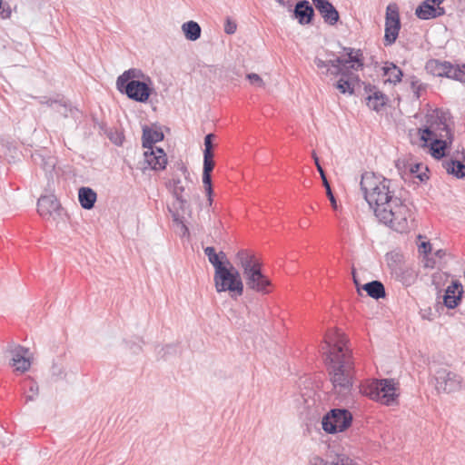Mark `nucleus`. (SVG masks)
Segmentation results:
<instances>
[{
  "label": "nucleus",
  "instance_id": "nucleus-13",
  "mask_svg": "<svg viewBox=\"0 0 465 465\" xmlns=\"http://www.w3.org/2000/svg\"><path fill=\"white\" fill-rule=\"evenodd\" d=\"M6 351L12 355L10 364L15 368V371L25 373L30 369L32 361L29 357L30 351L28 348L12 342L7 345Z\"/></svg>",
  "mask_w": 465,
  "mask_h": 465
},
{
  "label": "nucleus",
  "instance_id": "nucleus-3",
  "mask_svg": "<svg viewBox=\"0 0 465 465\" xmlns=\"http://www.w3.org/2000/svg\"><path fill=\"white\" fill-rule=\"evenodd\" d=\"M236 263L242 269V274L247 287L256 292L268 294L272 282L262 272V262L249 250H240L236 253Z\"/></svg>",
  "mask_w": 465,
  "mask_h": 465
},
{
  "label": "nucleus",
  "instance_id": "nucleus-26",
  "mask_svg": "<svg viewBox=\"0 0 465 465\" xmlns=\"http://www.w3.org/2000/svg\"><path fill=\"white\" fill-rule=\"evenodd\" d=\"M347 58L343 59L342 65L345 68L348 64H352L351 68L360 70L363 68L362 53L360 49L354 50L351 47H343Z\"/></svg>",
  "mask_w": 465,
  "mask_h": 465
},
{
  "label": "nucleus",
  "instance_id": "nucleus-9",
  "mask_svg": "<svg viewBox=\"0 0 465 465\" xmlns=\"http://www.w3.org/2000/svg\"><path fill=\"white\" fill-rule=\"evenodd\" d=\"M213 134H208L204 137V151H203V183L204 185L205 193L208 197V203L213 204V185L211 173L214 168L213 153Z\"/></svg>",
  "mask_w": 465,
  "mask_h": 465
},
{
  "label": "nucleus",
  "instance_id": "nucleus-12",
  "mask_svg": "<svg viewBox=\"0 0 465 465\" xmlns=\"http://www.w3.org/2000/svg\"><path fill=\"white\" fill-rule=\"evenodd\" d=\"M401 30L400 14L397 5L390 4L386 8L384 45H393Z\"/></svg>",
  "mask_w": 465,
  "mask_h": 465
},
{
  "label": "nucleus",
  "instance_id": "nucleus-51",
  "mask_svg": "<svg viewBox=\"0 0 465 465\" xmlns=\"http://www.w3.org/2000/svg\"><path fill=\"white\" fill-rule=\"evenodd\" d=\"M322 183L326 189V191L328 190V188H331V185L326 178V175H324V178H322Z\"/></svg>",
  "mask_w": 465,
  "mask_h": 465
},
{
  "label": "nucleus",
  "instance_id": "nucleus-48",
  "mask_svg": "<svg viewBox=\"0 0 465 465\" xmlns=\"http://www.w3.org/2000/svg\"><path fill=\"white\" fill-rule=\"evenodd\" d=\"M326 194H327V196H328V198H329V200L331 202V204L332 208L336 210L337 207H338L337 206V202H336V199H335V197L333 195L331 188H328V190L326 191Z\"/></svg>",
  "mask_w": 465,
  "mask_h": 465
},
{
  "label": "nucleus",
  "instance_id": "nucleus-5",
  "mask_svg": "<svg viewBox=\"0 0 465 465\" xmlns=\"http://www.w3.org/2000/svg\"><path fill=\"white\" fill-rule=\"evenodd\" d=\"M390 207L379 210L376 215L380 223L398 232L409 230V220L411 218V210L401 196L394 199Z\"/></svg>",
  "mask_w": 465,
  "mask_h": 465
},
{
  "label": "nucleus",
  "instance_id": "nucleus-28",
  "mask_svg": "<svg viewBox=\"0 0 465 465\" xmlns=\"http://www.w3.org/2000/svg\"><path fill=\"white\" fill-rule=\"evenodd\" d=\"M429 142L430 153L435 159H441L446 155V149L450 144L448 139L432 138Z\"/></svg>",
  "mask_w": 465,
  "mask_h": 465
},
{
  "label": "nucleus",
  "instance_id": "nucleus-47",
  "mask_svg": "<svg viewBox=\"0 0 465 465\" xmlns=\"http://www.w3.org/2000/svg\"><path fill=\"white\" fill-rule=\"evenodd\" d=\"M419 250L420 252L428 254L431 251V244L429 242H422L419 246Z\"/></svg>",
  "mask_w": 465,
  "mask_h": 465
},
{
  "label": "nucleus",
  "instance_id": "nucleus-20",
  "mask_svg": "<svg viewBox=\"0 0 465 465\" xmlns=\"http://www.w3.org/2000/svg\"><path fill=\"white\" fill-rule=\"evenodd\" d=\"M452 67L453 64L450 62L437 59L428 61L425 66L428 73L435 76L447 78H450Z\"/></svg>",
  "mask_w": 465,
  "mask_h": 465
},
{
  "label": "nucleus",
  "instance_id": "nucleus-11",
  "mask_svg": "<svg viewBox=\"0 0 465 465\" xmlns=\"http://www.w3.org/2000/svg\"><path fill=\"white\" fill-rule=\"evenodd\" d=\"M395 391L394 382L392 380L389 379L374 381L365 389V393L369 395L371 400L386 405H390L394 401L396 397Z\"/></svg>",
  "mask_w": 465,
  "mask_h": 465
},
{
  "label": "nucleus",
  "instance_id": "nucleus-50",
  "mask_svg": "<svg viewBox=\"0 0 465 465\" xmlns=\"http://www.w3.org/2000/svg\"><path fill=\"white\" fill-rule=\"evenodd\" d=\"M276 2L282 6H291L292 5L289 1L286 2L285 0H276Z\"/></svg>",
  "mask_w": 465,
  "mask_h": 465
},
{
  "label": "nucleus",
  "instance_id": "nucleus-19",
  "mask_svg": "<svg viewBox=\"0 0 465 465\" xmlns=\"http://www.w3.org/2000/svg\"><path fill=\"white\" fill-rule=\"evenodd\" d=\"M314 16V9L308 0L298 1L293 9V17L302 25L312 23Z\"/></svg>",
  "mask_w": 465,
  "mask_h": 465
},
{
  "label": "nucleus",
  "instance_id": "nucleus-41",
  "mask_svg": "<svg viewBox=\"0 0 465 465\" xmlns=\"http://www.w3.org/2000/svg\"><path fill=\"white\" fill-rule=\"evenodd\" d=\"M51 372L54 377H56L59 380L64 379L65 371L63 366L54 362L51 368Z\"/></svg>",
  "mask_w": 465,
  "mask_h": 465
},
{
  "label": "nucleus",
  "instance_id": "nucleus-22",
  "mask_svg": "<svg viewBox=\"0 0 465 465\" xmlns=\"http://www.w3.org/2000/svg\"><path fill=\"white\" fill-rule=\"evenodd\" d=\"M315 8L321 14L325 23L334 25L339 21V12L329 0L322 1V3L315 5Z\"/></svg>",
  "mask_w": 465,
  "mask_h": 465
},
{
  "label": "nucleus",
  "instance_id": "nucleus-44",
  "mask_svg": "<svg viewBox=\"0 0 465 465\" xmlns=\"http://www.w3.org/2000/svg\"><path fill=\"white\" fill-rule=\"evenodd\" d=\"M411 85L415 96L420 98V91L424 89L423 84L416 77L413 76L411 82Z\"/></svg>",
  "mask_w": 465,
  "mask_h": 465
},
{
  "label": "nucleus",
  "instance_id": "nucleus-1",
  "mask_svg": "<svg viewBox=\"0 0 465 465\" xmlns=\"http://www.w3.org/2000/svg\"><path fill=\"white\" fill-rule=\"evenodd\" d=\"M327 350L325 364L333 391L341 397L346 396L352 387L353 361L343 332L331 331L325 336Z\"/></svg>",
  "mask_w": 465,
  "mask_h": 465
},
{
  "label": "nucleus",
  "instance_id": "nucleus-16",
  "mask_svg": "<svg viewBox=\"0 0 465 465\" xmlns=\"http://www.w3.org/2000/svg\"><path fill=\"white\" fill-rule=\"evenodd\" d=\"M144 163L146 166L143 169L150 168L154 171L163 170L167 164L166 153L162 148L153 147L147 149L144 153Z\"/></svg>",
  "mask_w": 465,
  "mask_h": 465
},
{
  "label": "nucleus",
  "instance_id": "nucleus-8",
  "mask_svg": "<svg viewBox=\"0 0 465 465\" xmlns=\"http://www.w3.org/2000/svg\"><path fill=\"white\" fill-rule=\"evenodd\" d=\"M420 140L424 142V145L428 146V143L432 138H445L450 143H452L453 135L451 130L447 124V119L443 113H437L436 118L430 122V125L424 129H420Z\"/></svg>",
  "mask_w": 465,
  "mask_h": 465
},
{
  "label": "nucleus",
  "instance_id": "nucleus-43",
  "mask_svg": "<svg viewBox=\"0 0 465 465\" xmlns=\"http://www.w3.org/2000/svg\"><path fill=\"white\" fill-rule=\"evenodd\" d=\"M246 78L250 81V83L252 85H255L257 87H262L264 85L263 80L257 74H254V73L248 74L246 75Z\"/></svg>",
  "mask_w": 465,
  "mask_h": 465
},
{
  "label": "nucleus",
  "instance_id": "nucleus-6",
  "mask_svg": "<svg viewBox=\"0 0 465 465\" xmlns=\"http://www.w3.org/2000/svg\"><path fill=\"white\" fill-rule=\"evenodd\" d=\"M227 265L214 271L213 282L217 292H228L232 299L236 300L243 293V282L240 272L229 261Z\"/></svg>",
  "mask_w": 465,
  "mask_h": 465
},
{
  "label": "nucleus",
  "instance_id": "nucleus-31",
  "mask_svg": "<svg viewBox=\"0 0 465 465\" xmlns=\"http://www.w3.org/2000/svg\"><path fill=\"white\" fill-rule=\"evenodd\" d=\"M310 465H355V463L346 455H338L331 461L324 460L322 458L315 456L311 460Z\"/></svg>",
  "mask_w": 465,
  "mask_h": 465
},
{
  "label": "nucleus",
  "instance_id": "nucleus-37",
  "mask_svg": "<svg viewBox=\"0 0 465 465\" xmlns=\"http://www.w3.org/2000/svg\"><path fill=\"white\" fill-rule=\"evenodd\" d=\"M28 380L30 383L28 386V390L25 392V403L35 401L39 395L38 383L31 377H28Z\"/></svg>",
  "mask_w": 465,
  "mask_h": 465
},
{
  "label": "nucleus",
  "instance_id": "nucleus-46",
  "mask_svg": "<svg viewBox=\"0 0 465 465\" xmlns=\"http://www.w3.org/2000/svg\"><path fill=\"white\" fill-rule=\"evenodd\" d=\"M237 29V25L235 24V22L230 20V19H227L226 20V23L224 25V32L228 35H232L235 33Z\"/></svg>",
  "mask_w": 465,
  "mask_h": 465
},
{
  "label": "nucleus",
  "instance_id": "nucleus-34",
  "mask_svg": "<svg viewBox=\"0 0 465 465\" xmlns=\"http://www.w3.org/2000/svg\"><path fill=\"white\" fill-rule=\"evenodd\" d=\"M182 29L186 39L190 41H196L201 37V26L194 21H188L183 23Z\"/></svg>",
  "mask_w": 465,
  "mask_h": 465
},
{
  "label": "nucleus",
  "instance_id": "nucleus-32",
  "mask_svg": "<svg viewBox=\"0 0 465 465\" xmlns=\"http://www.w3.org/2000/svg\"><path fill=\"white\" fill-rule=\"evenodd\" d=\"M362 289L367 292L370 297L375 300L384 298L386 295L384 285L380 281L367 282L362 286Z\"/></svg>",
  "mask_w": 465,
  "mask_h": 465
},
{
  "label": "nucleus",
  "instance_id": "nucleus-33",
  "mask_svg": "<svg viewBox=\"0 0 465 465\" xmlns=\"http://www.w3.org/2000/svg\"><path fill=\"white\" fill-rule=\"evenodd\" d=\"M204 254L208 257L209 262L214 267V271L225 265L223 259L227 261L223 252L216 253L215 249L212 246L204 248Z\"/></svg>",
  "mask_w": 465,
  "mask_h": 465
},
{
  "label": "nucleus",
  "instance_id": "nucleus-10",
  "mask_svg": "<svg viewBox=\"0 0 465 465\" xmlns=\"http://www.w3.org/2000/svg\"><path fill=\"white\" fill-rule=\"evenodd\" d=\"M168 186L172 190L173 195L176 200V202L173 203V206L169 207V212L171 213L173 221L176 224L182 225V228L183 229L184 233L188 232V228L184 224V217H183L184 208L187 203V200L183 195L185 189L182 185V182L180 179L171 180L169 182Z\"/></svg>",
  "mask_w": 465,
  "mask_h": 465
},
{
  "label": "nucleus",
  "instance_id": "nucleus-18",
  "mask_svg": "<svg viewBox=\"0 0 465 465\" xmlns=\"http://www.w3.org/2000/svg\"><path fill=\"white\" fill-rule=\"evenodd\" d=\"M343 58L335 57L333 59L322 60L319 57L314 59L315 65L322 70V74L325 75H344L345 69L342 65Z\"/></svg>",
  "mask_w": 465,
  "mask_h": 465
},
{
  "label": "nucleus",
  "instance_id": "nucleus-7",
  "mask_svg": "<svg viewBox=\"0 0 465 465\" xmlns=\"http://www.w3.org/2000/svg\"><path fill=\"white\" fill-rule=\"evenodd\" d=\"M352 422V415L347 409H331L322 420L325 432L334 434L347 430Z\"/></svg>",
  "mask_w": 465,
  "mask_h": 465
},
{
  "label": "nucleus",
  "instance_id": "nucleus-55",
  "mask_svg": "<svg viewBox=\"0 0 465 465\" xmlns=\"http://www.w3.org/2000/svg\"><path fill=\"white\" fill-rule=\"evenodd\" d=\"M314 163L316 164V167H318V164H320L319 158H316V160H314Z\"/></svg>",
  "mask_w": 465,
  "mask_h": 465
},
{
  "label": "nucleus",
  "instance_id": "nucleus-30",
  "mask_svg": "<svg viewBox=\"0 0 465 465\" xmlns=\"http://www.w3.org/2000/svg\"><path fill=\"white\" fill-rule=\"evenodd\" d=\"M56 112L62 114L64 117H72L77 119L80 115V111L72 105L71 102L65 99L63 95L55 107Z\"/></svg>",
  "mask_w": 465,
  "mask_h": 465
},
{
  "label": "nucleus",
  "instance_id": "nucleus-54",
  "mask_svg": "<svg viewBox=\"0 0 465 465\" xmlns=\"http://www.w3.org/2000/svg\"><path fill=\"white\" fill-rule=\"evenodd\" d=\"M443 254H444V252L442 250H439L436 252V255L439 256V257H441Z\"/></svg>",
  "mask_w": 465,
  "mask_h": 465
},
{
  "label": "nucleus",
  "instance_id": "nucleus-23",
  "mask_svg": "<svg viewBox=\"0 0 465 465\" xmlns=\"http://www.w3.org/2000/svg\"><path fill=\"white\" fill-rule=\"evenodd\" d=\"M393 274L396 281L400 282L406 287L413 285L418 278V272L409 266L396 268Z\"/></svg>",
  "mask_w": 465,
  "mask_h": 465
},
{
  "label": "nucleus",
  "instance_id": "nucleus-52",
  "mask_svg": "<svg viewBox=\"0 0 465 465\" xmlns=\"http://www.w3.org/2000/svg\"><path fill=\"white\" fill-rule=\"evenodd\" d=\"M352 277H353V282H354V283H355V285L357 287V290L359 291L360 290V284H359V282H358V280L356 278L354 271L352 272Z\"/></svg>",
  "mask_w": 465,
  "mask_h": 465
},
{
  "label": "nucleus",
  "instance_id": "nucleus-56",
  "mask_svg": "<svg viewBox=\"0 0 465 465\" xmlns=\"http://www.w3.org/2000/svg\"><path fill=\"white\" fill-rule=\"evenodd\" d=\"M307 225H308V223H307L306 222H302V223H301V226H302V227H305V226H307Z\"/></svg>",
  "mask_w": 465,
  "mask_h": 465
},
{
  "label": "nucleus",
  "instance_id": "nucleus-4",
  "mask_svg": "<svg viewBox=\"0 0 465 465\" xmlns=\"http://www.w3.org/2000/svg\"><path fill=\"white\" fill-rule=\"evenodd\" d=\"M141 76H143L141 70L132 68L124 71L117 77V90L133 101L147 102L153 92L152 80L146 77L141 81Z\"/></svg>",
  "mask_w": 465,
  "mask_h": 465
},
{
  "label": "nucleus",
  "instance_id": "nucleus-49",
  "mask_svg": "<svg viewBox=\"0 0 465 465\" xmlns=\"http://www.w3.org/2000/svg\"><path fill=\"white\" fill-rule=\"evenodd\" d=\"M444 0H424V2L428 3V4H431L435 6H440V5L443 2Z\"/></svg>",
  "mask_w": 465,
  "mask_h": 465
},
{
  "label": "nucleus",
  "instance_id": "nucleus-17",
  "mask_svg": "<svg viewBox=\"0 0 465 465\" xmlns=\"http://www.w3.org/2000/svg\"><path fill=\"white\" fill-rule=\"evenodd\" d=\"M37 212L45 219L60 215L61 205L54 195H44L38 199Z\"/></svg>",
  "mask_w": 465,
  "mask_h": 465
},
{
  "label": "nucleus",
  "instance_id": "nucleus-40",
  "mask_svg": "<svg viewBox=\"0 0 465 465\" xmlns=\"http://www.w3.org/2000/svg\"><path fill=\"white\" fill-rule=\"evenodd\" d=\"M450 79L465 83V64L461 65H453Z\"/></svg>",
  "mask_w": 465,
  "mask_h": 465
},
{
  "label": "nucleus",
  "instance_id": "nucleus-53",
  "mask_svg": "<svg viewBox=\"0 0 465 465\" xmlns=\"http://www.w3.org/2000/svg\"><path fill=\"white\" fill-rule=\"evenodd\" d=\"M317 170L320 173L321 177L324 178L325 173H324L323 168L322 167L321 164H318Z\"/></svg>",
  "mask_w": 465,
  "mask_h": 465
},
{
  "label": "nucleus",
  "instance_id": "nucleus-38",
  "mask_svg": "<svg viewBox=\"0 0 465 465\" xmlns=\"http://www.w3.org/2000/svg\"><path fill=\"white\" fill-rule=\"evenodd\" d=\"M346 75H347L346 73H345L344 75H341V78L336 84V88L341 94L349 93V94H351L353 93V90H354L353 89V85L351 84V83L348 79L344 78Z\"/></svg>",
  "mask_w": 465,
  "mask_h": 465
},
{
  "label": "nucleus",
  "instance_id": "nucleus-57",
  "mask_svg": "<svg viewBox=\"0 0 465 465\" xmlns=\"http://www.w3.org/2000/svg\"><path fill=\"white\" fill-rule=\"evenodd\" d=\"M312 157H313L314 160H316V158H318V156L316 155L315 153H312Z\"/></svg>",
  "mask_w": 465,
  "mask_h": 465
},
{
  "label": "nucleus",
  "instance_id": "nucleus-42",
  "mask_svg": "<svg viewBox=\"0 0 465 465\" xmlns=\"http://www.w3.org/2000/svg\"><path fill=\"white\" fill-rule=\"evenodd\" d=\"M420 164L415 163L411 166L410 172L411 173L414 174L417 178L420 179V181L424 182L429 177L425 173H420Z\"/></svg>",
  "mask_w": 465,
  "mask_h": 465
},
{
  "label": "nucleus",
  "instance_id": "nucleus-27",
  "mask_svg": "<svg viewBox=\"0 0 465 465\" xmlns=\"http://www.w3.org/2000/svg\"><path fill=\"white\" fill-rule=\"evenodd\" d=\"M97 199L96 193L89 187H81L78 191V200L81 206L85 210H90L94 206Z\"/></svg>",
  "mask_w": 465,
  "mask_h": 465
},
{
  "label": "nucleus",
  "instance_id": "nucleus-25",
  "mask_svg": "<svg viewBox=\"0 0 465 465\" xmlns=\"http://www.w3.org/2000/svg\"><path fill=\"white\" fill-rule=\"evenodd\" d=\"M163 139V134L157 128L143 126V146L146 149H152L153 144Z\"/></svg>",
  "mask_w": 465,
  "mask_h": 465
},
{
  "label": "nucleus",
  "instance_id": "nucleus-36",
  "mask_svg": "<svg viewBox=\"0 0 465 465\" xmlns=\"http://www.w3.org/2000/svg\"><path fill=\"white\" fill-rule=\"evenodd\" d=\"M34 161L42 166L46 173H51L55 166V159L52 156L43 157L40 154L34 156Z\"/></svg>",
  "mask_w": 465,
  "mask_h": 465
},
{
  "label": "nucleus",
  "instance_id": "nucleus-14",
  "mask_svg": "<svg viewBox=\"0 0 465 465\" xmlns=\"http://www.w3.org/2000/svg\"><path fill=\"white\" fill-rule=\"evenodd\" d=\"M436 389L450 393L457 391L461 387V378L457 373L447 369H440L436 372Z\"/></svg>",
  "mask_w": 465,
  "mask_h": 465
},
{
  "label": "nucleus",
  "instance_id": "nucleus-39",
  "mask_svg": "<svg viewBox=\"0 0 465 465\" xmlns=\"http://www.w3.org/2000/svg\"><path fill=\"white\" fill-rule=\"evenodd\" d=\"M61 94H55L54 96H39V97H35V99H37L38 103L41 104H45L49 107H52V108H54L57 106L60 99H61Z\"/></svg>",
  "mask_w": 465,
  "mask_h": 465
},
{
  "label": "nucleus",
  "instance_id": "nucleus-21",
  "mask_svg": "<svg viewBox=\"0 0 465 465\" xmlns=\"http://www.w3.org/2000/svg\"><path fill=\"white\" fill-rule=\"evenodd\" d=\"M465 150L461 152V160L447 159L442 162V166L446 170L447 173L453 175L457 179H462L465 177Z\"/></svg>",
  "mask_w": 465,
  "mask_h": 465
},
{
  "label": "nucleus",
  "instance_id": "nucleus-2",
  "mask_svg": "<svg viewBox=\"0 0 465 465\" xmlns=\"http://www.w3.org/2000/svg\"><path fill=\"white\" fill-rule=\"evenodd\" d=\"M360 185L364 199L373 210L375 216L379 210L390 207L392 201L399 197L395 194L393 182L381 174L365 172L361 175Z\"/></svg>",
  "mask_w": 465,
  "mask_h": 465
},
{
  "label": "nucleus",
  "instance_id": "nucleus-35",
  "mask_svg": "<svg viewBox=\"0 0 465 465\" xmlns=\"http://www.w3.org/2000/svg\"><path fill=\"white\" fill-rule=\"evenodd\" d=\"M367 100L368 107L379 112L385 105L387 98L382 93L377 91L369 95Z\"/></svg>",
  "mask_w": 465,
  "mask_h": 465
},
{
  "label": "nucleus",
  "instance_id": "nucleus-29",
  "mask_svg": "<svg viewBox=\"0 0 465 465\" xmlns=\"http://www.w3.org/2000/svg\"><path fill=\"white\" fill-rule=\"evenodd\" d=\"M383 74L388 76L387 81L391 84H399L403 76V72L392 62H386L382 67Z\"/></svg>",
  "mask_w": 465,
  "mask_h": 465
},
{
  "label": "nucleus",
  "instance_id": "nucleus-15",
  "mask_svg": "<svg viewBox=\"0 0 465 465\" xmlns=\"http://www.w3.org/2000/svg\"><path fill=\"white\" fill-rule=\"evenodd\" d=\"M463 293L461 282L458 280L452 281L442 295L443 305L448 309H455L460 303Z\"/></svg>",
  "mask_w": 465,
  "mask_h": 465
},
{
  "label": "nucleus",
  "instance_id": "nucleus-45",
  "mask_svg": "<svg viewBox=\"0 0 465 465\" xmlns=\"http://www.w3.org/2000/svg\"><path fill=\"white\" fill-rule=\"evenodd\" d=\"M143 341L140 338H135L134 341H129V348L134 353H138L142 350Z\"/></svg>",
  "mask_w": 465,
  "mask_h": 465
},
{
  "label": "nucleus",
  "instance_id": "nucleus-24",
  "mask_svg": "<svg viewBox=\"0 0 465 465\" xmlns=\"http://www.w3.org/2000/svg\"><path fill=\"white\" fill-rule=\"evenodd\" d=\"M445 14V10L441 6H435L431 4L422 2L416 9L415 15L422 20H429L439 17Z\"/></svg>",
  "mask_w": 465,
  "mask_h": 465
}]
</instances>
